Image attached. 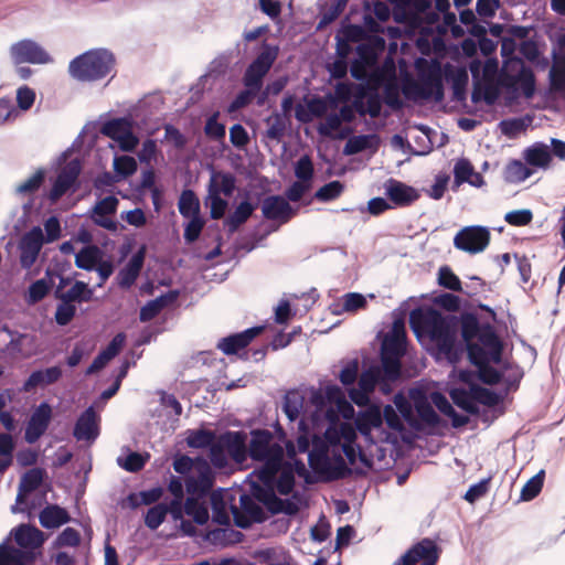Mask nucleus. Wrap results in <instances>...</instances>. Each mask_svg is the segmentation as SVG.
Listing matches in <instances>:
<instances>
[{
	"instance_id": "10",
	"label": "nucleus",
	"mask_w": 565,
	"mask_h": 565,
	"mask_svg": "<svg viewBox=\"0 0 565 565\" xmlns=\"http://www.w3.org/2000/svg\"><path fill=\"white\" fill-rule=\"evenodd\" d=\"M44 236L41 227L35 226L26 232L20 243V264L24 269L31 268L38 259L44 244Z\"/></svg>"
},
{
	"instance_id": "45",
	"label": "nucleus",
	"mask_w": 565,
	"mask_h": 565,
	"mask_svg": "<svg viewBox=\"0 0 565 565\" xmlns=\"http://www.w3.org/2000/svg\"><path fill=\"white\" fill-rule=\"evenodd\" d=\"M132 127L127 118H115L105 122L102 127V134L115 141Z\"/></svg>"
},
{
	"instance_id": "19",
	"label": "nucleus",
	"mask_w": 565,
	"mask_h": 565,
	"mask_svg": "<svg viewBox=\"0 0 565 565\" xmlns=\"http://www.w3.org/2000/svg\"><path fill=\"white\" fill-rule=\"evenodd\" d=\"M248 455L253 460H263L273 455V449L279 444L273 443L274 435L267 429H254L250 433Z\"/></svg>"
},
{
	"instance_id": "40",
	"label": "nucleus",
	"mask_w": 565,
	"mask_h": 565,
	"mask_svg": "<svg viewBox=\"0 0 565 565\" xmlns=\"http://www.w3.org/2000/svg\"><path fill=\"white\" fill-rule=\"evenodd\" d=\"M531 174V169L518 159L509 161L503 171L504 180L509 183H520L526 180Z\"/></svg>"
},
{
	"instance_id": "39",
	"label": "nucleus",
	"mask_w": 565,
	"mask_h": 565,
	"mask_svg": "<svg viewBox=\"0 0 565 565\" xmlns=\"http://www.w3.org/2000/svg\"><path fill=\"white\" fill-rule=\"evenodd\" d=\"M179 212L183 217L200 216V201L194 191L183 190L179 202Z\"/></svg>"
},
{
	"instance_id": "29",
	"label": "nucleus",
	"mask_w": 565,
	"mask_h": 565,
	"mask_svg": "<svg viewBox=\"0 0 565 565\" xmlns=\"http://www.w3.org/2000/svg\"><path fill=\"white\" fill-rule=\"evenodd\" d=\"M40 523L45 529H55L70 521V515L64 508L47 505L39 515Z\"/></svg>"
},
{
	"instance_id": "28",
	"label": "nucleus",
	"mask_w": 565,
	"mask_h": 565,
	"mask_svg": "<svg viewBox=\"0 0 565 565\" xmlns=\"http://www.w3.org/2000/svg\"><path fill=\"white\" fill-rule=\"evenodd\" d=\"M255 206L248 201H242L233 213H231L224 221V225L230 234L238 231V228L247 222L252 216Z\"/></svg>"
},
{
	"instance_id": "59",
	"label": "nucleus",
	"mask_w": 565,
	"mask_h": 565,
	"mask_svg": "<svg viewBox=\"0 0 565 565\" xmlns=\"http://www.w3.org/2000/svg\"><path fill=\"white\" fill-rule=\"evenodd\" d=\"M313 173L315 169L311 158L308 154L300 157L295 164L296 178L312 184Z\"/></svg>"
},
{
	"instance_id": "49",
	"label": "nucleus",
	"mask_w": 565,
	"mask_h": 565,
	"mask_svg": "<svg viewBox=\"0 0 565 565\" xmlns=\"http://www.w3.org/2000/svg\"><path fill=\"white\" fill-rule=\"evenodd\" d=\"M402 90L394 78L387 81L383 88L384 103L394 110L401 109L403 107V102L399 96Z\"/></svg>"
},
{
	"instance_id": "17",
	"label": "nucleus",
	"mask_w": 565,
	"mask_h": 565,
	"mask_svg": "<svg viewBox=\"0 0 565 565\" xmlns=\"http://www.w3.org/2000/svg\"><path fill=\"white\" fill-rule=\"evenodd\" d=\"M262 461L264 463L259 469L254 471L255 476L264 486H275L277 475L286 466L284 463L282 447H275L273 449V455L264 458Z\"/></svg>"
},
{
	"instance_id": "34",
	"label": "nucleus",
	"mask_w": 565,
	"mask_h": 565,
	"mask_svg": "<svg viewBox=\"0 0 565 565\" xmlns=\"http://www.w3.org/2000/svg\"><path fill=\"white\" fill-rule=\"evenodd\" d=\"M305 405V396L297 390L286 393L282 409L290 422L299 418Z\"/></svg>"
},
{
	"instance_id": "50",
	"label": "nucleus",
	"mask_w": 565,
	"mask_h": 565,
	"mask_svg": "<svg viewBox=\"0 0 565 565\" xmlns=\"http://www.w3.org/2000/svg\"><path fill=\"white\" fill-rule=\"evenodd\" d=\"M525 160L534 167H546L550 164L552 157L545 146H537L526 149Z\"/></svg>"
},
{
	"instance_id": "14",
	"label": "nucleus",
	"mask_w": 565,
	"mask_h": 565,
	"mask_svg": "<svg viewBox=\"0 0 565 565\" xmlns=\"http://www.w3.org/2000/svg\"><path fill=\"white\" fill-rule=\"evenodd\" d=\"M358 384L360 391L352 390L350 392V397L358 405L363 404V402L367 398V394L372 393L377 385H380V390L383 393H388L391 391V387H387L386 385L383 384V380L380 376L379 366H372L365 370L360 375Z\"/></svg>"
},
{
	"instance_id": "9",
	"label": "nucleus",
	"mask_w": 565,
	"mask_h": 565,
	"mask_svg": "<svg viewBox=\"0 0 565 565\" xmlns=\"http://www.w3.org/2000/svg\"><path fill=\"white\" fill-rule=\"evenodd\" d=\"M82 172L81 162L76 159L67 162L58 172L47 195L51 203H56L63 195L72 190Z\"/></svg>"
},
{
	"instance_id": "12",
	"label": "nucleus",
	"mask_w": 565,
	"mask_h": 565,
	"mask_svg": "<svg viewBox=\"0 0 565 565\" xmlns=\"http://www.w3.org/2000/svg\"><path fill=\"white\" fill-rule=\"evenodd\" d=\"M52 419V407L49 403H41L32 413L24 433V439L29 444L36 443L49 428Z\"/></svg>"
},
{
	"instance_id": "43",
	"label": "nucleus",
	"mask_w": 565,
	"mask_h": 565,
	"mask_svg": "<svg viewBox=\"0 0 565 565\" xmlns=\"http://www.w3.org/2000/svg\"><path fill=\"white\" fill-rule=\"evenodd\" d=\"M310 403L316 408L311 416L312 423H317L322 415L330 418L334 416L333 409L331 407L327 408L328 401L323 390H312L310 395Z\"/></svg>"
},
{
	"instance_id": "33",
	"label": "nucleus",
	"mask_w": 565,
	"mask_h": 565,
	"mask_svg": "<svg viewBox=\"0 0 565 565\" xmlns=\"http://www.w3.org/2000/svg\"><path fill=\"white\" fill-rule=\"evenodd\" d=\"M207 540L214 544L226 546L241 543L244 540V534L232 527L210 530L206 535Z\"/></svg>"
},
{
	"instance_id": "53",
	"label": "nucleus",
	"mask_w": 565,
	"mask_h": 565,
	"mask_svg": "<svg viewBox=\"0 0 565 565\" xmlns=\"http://www.w3.org/2000/svg\"><path fill=\"white\" fill-rule=\"evenodd\" d=\"M438 284L449 290L460 292L462 290L459 277L449 266H441L438 270Z\"/></svg>"
},
{
	"instance_id": "1",
	"label": "nucleus",
	"mask_w": 565,
	"mask_h": 565,
	"mask_svg": "<svg viewBox=\"0 0 565 565\" xmlns=\"http://www.w3.org/2000/svg\"><path fill=\"white\" fill-rule=\"evenodd\" d=\"M460 333L466 342L469 361L478 369L479 380L487 385H497L502 374L489 362L499 364L502 360L503 343L490 323H480L472 312L460 317Z\"/></svg>"
},
{
	"instance_id": "41",
	"label": "nucleus",
	"mask_w": 565,
	"mask_h": 565,
	"mask_svg": "<svg viewBox=\"0 0 565 565\" xmlns=\"http://www.w3.org/2000/svg\"><path fill=\"white\" fill-rule=\"evenodd\" d=\"M93 297V290L84 281H76L66 292L57 295L64 302H84Z\"/></svg>"
},
{
	"instance_id": "23",
	"label": "nucleus",
	"mask_w": 565,
	"mask_h": 565,
	"mask_svg": "<svg viewBox=\"0 0 565 565\" xmlns=\"http://www.w3.org/2000/svg\"><path fill=\"white\" fill-rule=\"evenodd\" d=\"M382 417L381 407L379 405H370L356 417V428L363 436L370 435L373 429L382 426Z\"/></svg>"
},
{
	"instance_id": "30",
	"label": "nucleus",
	"mask_w": 565,
	"mask_h": 565,
	"mask_svg": "<svg viewBox=\"0 0 565 565\" xmlns=\"http://www.w3.org/2000/svg\"><path fill=\"white\" fill-rule=\"evenodd\" d=\"M393 402L396 407L395 409L398 412V415L409 425V427L417 431L423 430L420 420H418L414 414L415 407L402 393H397L394 396Z\"/></svg>"
},
{
	"instance_id": "22",
	"label": "nucleus",
	"mask_w": 565,
	"mask_h": 565,
	"mask_svg": "<svg viewBox=\"0 0 565 565\" xmlns=\"http://www.w3.org/2000/svg\"><path fill=\"white\" fill-rule=\"evenodd\" d=\"M178 291L170 290L167 294H163L157 297L153 300L148 301L143 307H141L139 312V319L141 322H148L154 319L170 303L174 302L178 298Z\"/></svg>"
},
{
	"instance_id": "48",
	"label": "nucleus",
	"mask_w": 565,
	"mask_h": 565,
	"mask_svg": "<svg viewBox=\"0 0 565 565\" xmlns=\"http://www.w3.org/2000/svg\"><path fill=\"white\" fill-rule=\"evenodd\" d=\"M254 497L273 513L275 505L281 503V499L275 494V486H254Z\"/></svg>"
},
{
	"instance_id": "37",
	"label": "nucleus",
	"mask_w": 565,
	"mask_h": 565,
	"mask_svg": "<svg viewBox=\"0 0 565 565\" xmlns=\"http://www.w3.org/2000/svg\"><path fill=\"white\" fill-rule=\"evenodd\" d=\"M184 513L193 519V521L203 525L209 521V510L205 502L200 501L199 498L190 495L184 502Z\"/></svg>"
},
{
	"instance_id": "35",
	"label": "nucleus",
	"mask_w": 565,
	"mask_h": 565,
	"mask_svg": "<svg viewBox=\"0 0 565 565\" xmlns=\"http://www.w3.org/2000/svg\"><path fill=\"white\" fill-rule=\"evenodd\" d=\"M382 367H380V376L383 380V384L387 387L391 382H394L401 376V358L388 356L382 354Z\"/></svg>"
},
{
	"instance_id": "47",
	"label": "nucleus",
	"mask_w": 565,
	"mask_h": 565,
	"mask_svg": "<svg viewBox=\"0 0 565 565\" xmlns=\"http://www.w3.org/2000/svg\"><path fill=\"white\" fill-rule=\"evenodd\" d=\"M21 561H30L26 552L11 545H0V565H21Z\"/></svg>"
},
{
	"instance_id": "20",
	"label": "nucleus",
	"mask_w": 565,
	"mask_h": 565,
	"mask_svg": "<svg viewBox=\"0 0 565 565\" xmlns=\"http://www.w3.org/2000/svg\"><path fill=\"white\" fill-rule=\"evenodd\" d=\"M228 456L237 463H243L247 458L246 435L243 431L227 430L220 435Z\"/></svg>"
},
{
	"instance_id": "4",
	"label": "nucleus",
	"mask_w": 565,
	"mask_h": 565,
	"mask_svg": "<svg viewBox=\"0 0 565 565\" xmlns=\"http://www.w3.org/2000/svg\"><path fill=\"white\" fill-rule=\"evenodd\" d=\"M401 90L409 100L428 99L434 97L436 102L444 98V86L439 70L430 71L423 76L420 82L411 77L405 78L402 83Z\"/></svg>"
},
{
	"instance_id": "6",
	"label": "nucleus",
	"mask_w": 565,
	"mask_h": 565,
	"mask_svg": "<svg viewBox=\"0 0 565 565\" xmlns=\"http://www.w3.org/2000/svg\"><path fill=\"white\" fill-rule=\"evenodd\" d=\"M491 233L488 227L470 225L461 228L454 237V246L469 254H479L490 244Z\"/></svg>"
},
{
	"instance_id": "32",
	"label": "nucleus",
	"mask_w": 565,
	"mask_h": 565,
	"mask_svg": "<svg viewBox=\"0 0 565 565\" xmlns=\"http://www.w3.org/2000/svg\"><path fill=\"white\" fill-rule=\"evenodd\" d=\"M406 350V335L404 330L394 329L391 337L385 338L382 344V354L402 358Z\"/></svg>"
},
{
	"instance_id": "52",
	"label": "nucleus",
	"mask_w": 565,
	"mask_h": 565,
	"mask_svg": "<svg viewBox=\"0 0 565 565\" xmlns=\"http://www.w3.org/2000/svg\"><path fill=\"white\" fill-rule=\"evenodd\" d=\"M550 78L555 90H565V54L555 58L550 71Z\"/></svg>"
},
{
	"instance_id": "61",
	"label": "nucleus",
	"mask_w": 565,
	"mask_h": 565,
	"mask_svg": "<svg viewBox=\"0 0 565 565\" xmlns=\"http://www.w3.org/2000/svg\"><path fill=\"white\" fill-rule=\"evenodd\" d=\"M382 423L384 422L390 429L396 433H403L405 430L403 419L394 406L390 404L385 405L382 409Z\"/></svg>"
},
{
	"instance_id": "51",
	"label": "nucleus",
	"mask_w": 565,
	"mask_h": 565,
	"mask_svg": "<svg viewBox=\"0 0 565 565\" xmlns=\"http://www.w3.org/2000/svg\"><path fill=\"white\" fill-rule=\"evenodd\" d=\"M530 119L524 118H510L499 122L501 132L508 138H515L519 134L526 130Z\"/></svg>"
},
{
	"instance_id": "2",
	"label": "nucleus",
	"mask_w": 565,
	"mask_h": 565,
	"mask_svg": "<svg viewBox=\"0 0 565 565\" xmlns=\"http://www.w3.org/2000/svg\"><path fill=\"white\" fill-rule=\"evenodd\" d=\"M409 324L417 338H428L450 362L457 360L454 317H445L433 307L417 308L409 315Z\"/></svg>"
},
{
	"instance_id": "21",
	"label": "nucleus",
	"mask_w": 565,
	"mask_h": 565,
	"mask_svg": "<svg viewBox=\"0 0 565 565\" xmlns=\"http://www.w3.org/2000/svg\"><path fill=\"white\" fill-rule=\"evenodd\" d=\"M385 49V40L379 35L367 36L356 46L358 60L374 65L379 54Z\"/></svg>"
},
{
	"instance_id": "3",
	"label": "nucleus",
	"mask_w": 565,
	"mask_h": 565,
	"mask_svg": "<svg viewBox=\"0 0 565 565\" xmlns=\"http://www.w3.org/2000/svg\"><path fill=\"white\" fill-rule=\"evenodd\" d=\"M115 55L106 49L89 50L70 62L68 73L78 82H96L114 72Z\"/></svg>"
},
{
	"instance_id": "27",
	"label": "nucleus",
	"mask_w": 565,
	"mask_h": 565,
	"mask_svg": "<svg viewBox=\"0 0 565 565\" xmlns=\"http://www.w3.org/2000/svg\"><path fill=\"white\" fill-rule=\"evenodd\" d=\"M235 177L230 172L213 171L207 184V193L216 190V195L231 196L235 190Z\"/></svg>"
},
{
	"instance_id": "55",
	"label": "nucleus",
	"mask_w": 565,
	"mask_h": 565,
	"mask_svg": "<svg viewBox=\"0 0 565 565\" xmlns=\"http://www.w3.org/2000/svg\"><path fill=\"white\" fill-rule=\"evenodd\" d=\"M544 475V470H541L539 473H536L534 477L527 480V482L521 490V499L523 501L533 500L535 497L539 495L543 488Z\"/></svg>"
},
{
	"instance_id": "13",
	"label": "nucleus",
	"mask_w": 565,
	"mask_h": 565,
	"mask_svg": "<svg viewBox=\"0 0 565 565\" xmlns=\"http://www.w3.org/2000/svg\"><path fill=\"white\" fill-rule=\"evenodd\" d=\"M265 327L257 326L244 330L243 332L230 334L228 337L222 338L216 348L221 350L225 355L238 354L242 350L246 349L252 341L263 333Z\"/></svg>"
},
{
	"instance_id": "24",
	"label": "nucleus",
	"mask_w": 565,
	"mask_h": 565,
	"mask_svg": "<svg viewBox=\"0 0 565 565\" xmlns=\"http://www.w3.org/2000/svg\"><path fill=\"white\" fill-rule=\"evenodd\" d=\"M45 471L42 468H31L23 473L19 483L17 502H23L24 497L35 491L43 482Z\"/></svg>"
},
{
	"instance_id": "63",
	"label": "nucleus",
	"mask_w": 565,
	"mask_h": 565,
	"mask_svg": "<svg viewBox=\"0 0 565 565\" xmlns=\"http://www.w3.org/2000/svg\"><path fill=\"white\" fill-rule=\"evenodd\" d=\"M344 190L343 183L340 181H331L321 186L315 194L316 199L322 202L332 201L339 198Z\"/></svg>"
},
{
	"instance_id": "26",
	"label": "nucleus",
	"mask_w": 565,
	"mask_h": 565,
	"mask_svg": "<svg viewBox=\"0 0 565 565\" xmlns=\"http://www.w3.org/2000/svg\"><path fill=\"white\" fill-rule=\"evenodd\" d=\"M42 532L31 525L21 524L14 530V541L23 548H36L42 545Z\"/></svg>"
},
{
	"instance_id": "16",
	"label": "nucleus",
	"mask_w": 565,
	"mask_h": 565,
	"mask_svg": "<svg viewBox=\"0 0 565 565\" xmlns=\"http://www.w3.org/2000/svg\"><path fill=\"white\" fill-rule=\"evenodd\" d=\"M262 212L265 218L278 221L285 224L294 216V210L287 199L280 195H269L262 203Z\"/></svg>"
},
{
	"instance_id": "36",
	"label": "nucleus",
	"mask_w": 565,
	"mask_h": 565,
	"mask_svg": "<svg viewBox=\"0 0 565 565\" xmlns=\"http://www.w3.org/2000/svg\"><path fill=\"white\" fill-rule=\"evenodd\" d=\"M450 397L455 405H457L462 411L477 415L479 413V407L475 403V398L472 397V384L469 390L465 388H454L450 392Z\"/></svg>"
},
{
	"instance_id": "5",
	"label": "nucleus",
	"mask_w": 565,
	"mask_h": 565,
	"mask_svg": "<svg viewBox=\"0 0 565 565\" xmlns=\"http://www.w3.org/2000/svg\"><path fill=\"white\" fill-rule=\"evenodd\" d=\"M278 54V46L264 43L262 51L247 66L243 75L244 86L260 90L263 87L264 78L277 60Z\"/></svg>"
},
{
	"instance_id": "7",
	"label": "nucleus",
	"mask_w": 565,
	"mask_h": 565,
	"mask_svg": "<svg viewBox=\"0 0 565 565\" xmlns=\"http://www.w3.org/2000/svg\"><path fill=\"white\" fill-rule=\"evenodd\" d=\"M10 55L15 65L22 63L46 64L51 62L50 54L32 40H22L12 44Z\"/></svg>"
},
{
	"instance_id": "57",
	"label": "nucleus",
	"mask_w": 565,
	"mask_h": 565,
	"mask_svg": "<svg viewBox=\"0 0 565 565\" xmlns=\"http://www.w3.org/2000/svg\"><path fill=\"white\" fill-rule=\"evenodd\" d=\"M267 136L270 139L279 140L286 131L288 117L281 114H274L267 120Z\"/></svg>"
},
{
	"instance_id": "46",
	"label": "nucleus",
	"mask_w": 565,
	"mask_h": 565,
	"mask_svg": "<svg viewBox=\"0 0 565 565\" xmlns=\"http://www.w3.org/2000/svg\"><path fill=\"white\" fill-rule=\"evenodd\" d=\"M215 439L216 435L213 430L196 429L190 431L186 437V444L190 448L202 449L210 447Z\"/></svg>"
},
{
	"instance_id": "58",
	"label": "nucleus",
	"mask_w": 565,
	"mask_h": 565,
	"mask_svg": "<svg viewBox=\"0 0 565 565\" xmlns=\"http://www.w3.org/2000/svg\"><path fill=\"white\" fill-rule=\"evenodd\" d=\"M168 514L167 504L158 503L154 507H151L145 516V524L151 529H158L164 521Z\"/></svg>"
},
{
	"instance_id": "56",
	"label": "nucleus",
	"mask_w": 565,
	"mask_h": 565,
	"mask_svg": "<svg viewBox=\"0 0 565 565\" xmlns=\"http://www.w3.org/2000/svg\"><path fill=\"white\" fill-rule=\"evenodd\" d=\"M472 397L477 405L479 403L488 407H493L500 402L497 393L478 384H472Z\"/></svg>"
},
{
	"instance_id": "62",
	"label": "nucleus",
	"mask_w": 565,
	"mask_h": 565,
	"mask_svg": "<svg viewBox=\"0 0 565 565\" xmlns=\"http://www.w3.org/2000/svg\"><path fill=\"white\" fill-rule=\"evenodd\" d=\"M209 458L212 465L215 468L223 469L227 466V457L226 449L224 445L221 443V437H216V439L211 444Z\"/></svg>"
},
{
	"instance_id": "64",
	"label": "nucleus",
	"mask_w": 565,
	"mask_h": 565,
	"mask_svg": "<svg viewBox=\"0 0 565 565\" xmlns=\"http://www.w3.org/2000/svg\"><path fill=\"white\" fill-rule=\"evenodd\" d=\"M220 113L211 115L204 126V134L213 140H223L226 135L225 125L217 121Z\"/></svg>"
},
{
	"instance_id": "11",
	"label": "nucleus",
	"mask_w": 565,
	"mask_h": 565,
	"mask_svg": "<svg viewBox=\"0 0 565 565\" xmlns=\"http://www.w3.org/2000/svg\"><path fill=\"white\" fill-rule=\"evenodd\" d=\"M198 476L185 481L186 491L190 495L204 497L214 484V472L206 459L196 457Z\"/></svg>"
},
{
	"instance_id": "54",
	"label": "nucleus",
	"mask_w": 565,
	"mask_h": 565,
	"mask_svg": "<svg viewBox=\"0 0 565 565\" xmlns=\"http://www.w3.org/2000/svg\"><path fill=\"white\" fill-rule=\"evenodd\" d=\"M295 487V475L292 468L286 465L276 478L275 489L282 495L289 494Z\"/></svg>"
},
{
	"instance_id": "15",
	"label": "nucleus",
	"mask_w": 565,
	"mask_h": 565,
	"mask_svg": "<svg viewBox=\"0 0 565 565\" xmlns=\"http://www.w3.org/2000/svg\"><path fill=\"white\" fill-rule=\"evenodd\" d=\"M384 188L385 195L398 207L409 206L420 198L417 189L393 178L385 182Z\"/></svg>"
},
{
	"instance_id": "60",
	"label": "nucleus",
	"mask_w": 565,
	"mask_h": 565,
	"mask_svg": "<svg viewBox=\"0 0 565 565\" xmlns=\"http://www.w3.org/2000/svg\"><path fill=\"white\" fill-rule=\"evenodd\" d=\"M241 510L248 514L255 522H263L265 513L262 507L248 494H242L239 498Z\"/></svg>"
},
{
	"instance_id": "38",
	"label": "nucleus",
	"mask_w": 565,
	"mask_h": 565,
	"mask_svg": "<svg viewBox=\"0 0 565 565\" xmlns=\"http://www.w3.org/2000/svg\"><path fill=\"white\" fill-rule=\"evenodd\" d=\"M414 407L417 413V419L420 420L423 428L425 426L436 427L440 424V417L426 398L423 397L415 401Z\"/></svg>"
},
{
	"instance_id": "8",
	"label": "nucleus",
	"mask_w": 565,
	"mask_h": 565,
	"mask_svg": "<svg viewBox=\"0 0 565 565\" xmlns=\"http://www.w3.org/2000/svg\"><path fill=\"white\" fill-rule=\"evenodd\" d=\"M438 558V546L430 539L417 542L399 557L402 565H436Z\"/></svg>"
},
{
	"instance_id": "42",
	"label": "nucleus",
	"mask_w": 565,
	"mask_h": 565,
	"mask_svg": "<svg viewBox=\"0 0 565 565\" xmlns=\"http://www.w3.org/2000/svg\"><path fill=\"white\" fill-rule=\"evenodd\" d=\"M14 440L10 434H0V473H4L13 462Z\"/></svg>"
},
{
	"instance_id": "18",
	"label": "nucleus",
	"mask_w": 565,
	"mask_h": 565,
	"mask_svg": "<svg viewBox=\"0 0 565 565\" xmlns=\"http://www.w3.org/2000/svg\"><path fill=\"white\" fill-rule=\"evenodd\" d=\"M99 435V418L93 406L86 408L77 418L73 436L77 440L94 441Z\"/></svg>"
},
{
	"instance_id": "25",
	"label": "nucleus",
	"mask_w": 565,
	"mask_h": 565,
	"mask_svg": "<svg viewBox=\"0 0 565 565\" xmlns=\"http://www.w3.org/2000/svg\"><path fill=\"white\" fill-rule=\"evenodd\" d=\"M521 64L520 71L516 75H505V84L509 86L519 84L526 97H532L535 90V76L533 71L525 66L521 61H519Z\"/></svg>"
},
{
	"instance_id": "44",
	"label": "nucleus",
	"mask_w": 565,
	"mask_h": 565,
	"mask_svg": "<svg viewBox=\"0 0 565 565\" xmlns=\"http://www.w3.org/2000/svg\"><path fill=\"white\" fill-rule=\"evenodd\" d=\"M354 108L362 116L369 114L372 118H376L381 114L382 99L376 92L370 93L366 96V107L362 100L356 99L354 102Z\"/></svg>"
},
{
	"instance_id": "31",
	"label": "nucleus",
	"mask_w": 565,
	"mask_h": 565,
	"mask_svg": "<svg viewBox=\"0 0 565 565\" xmlns=\"http://www.w3.org/2000/svg\"><path fill=\"white\" fill-rule=\"evenodd\" d=\"M103 252L96 245L83 247L75 256V265L77 268L85 270L95 269L96 265L102 260Z\"/></svg>"
}]
</instances>
